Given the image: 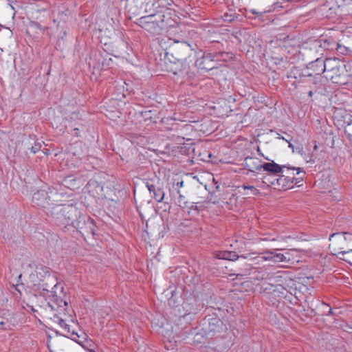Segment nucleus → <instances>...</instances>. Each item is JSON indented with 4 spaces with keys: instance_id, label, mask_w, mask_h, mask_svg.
Listing matches in <instances>:
<instances>
[{
    "instance_id": "obj_18",
    "label": "nucleus",
    "mask_w": 352,
    "mask_h": 352,
    "mask_svg": "<svg viewBox=\"0 0 352 352\" xmlns=\"http://www.w3.org/2000/svg\"><path fill=\"white\" fill-rule=\"evenodd\" d=\"M209 331L211 333H217L224 331L226 327L223 322L219 318H211L209 322Z\"/></svg>"
},
{
    "instance_id": "obj_36",
    "label": "nucleus",
    "mask_w": 352,
    "mask_h": 352,
    "mask_svg": "<svg viewBox=\"0 0 352 352\" xmlns=\"http://www.w3.org/2000/svg\"><path fill=\"white\" fill-rule=\"evenodd\" d=\"M309 95L311 96L312 95V91H309Z\"/></svg>"
},
{
    "instance_id": "obj_25",
    "label": "nucleus",
    "mask_w": 352,
    "mask_h": 352,
    "mask_svg": "<svg viewBox=\"0 0 352 352\" xmlns=\"http://www.w3.org/2000/svg\"><path fill=\"white\" fill-rule=\"evenodd\" d=\"M287 256L281 253H278L274 250V263H279L288 261Z\"/></svg>"
},
{
    "instance_id": "obj_35",
    "label": "nucleus",
    "mask_w": 352,
    "mask_h": 352,
    "mask_svg": "<svg viewBox=\"0 0 352 352\" xmlns=\"http://www.w3.org/2000/svg\"><path fill=\"white\" fill-rule=\"evenodd\" d=\"M34 276H35V274H32L30 275V277H31V278H33Z\"/></svg>"
},
{
    "instance_id": "obj_27",
    "label": "nucleus",
    "mask_w": 352,
    "mask_h": 352,
    "mask_svg": "<svg viewBox=\"0 0 352 352\" xmlns=\"http://www.w3.org/2000/svg\"><path fill=\"white\" fill-rule=\"evenodd\" d=\"M146 186L149 190L150 192H153L154 191H155L157 190V188H156L154 185L153 184H150L148 183H147L146 184Z\"/></svg>"
},
{
    "instance_id": "obj_7",
    "label": "nucleus",
    "mask_w": 352,
    "mask_h": 352,
    "mask_svg": "<svg viewBox=\"0 0 352 352\" xmlns=\"http://www.w3.org/2000/svg\"><path fill=\"white\" fill-rule=\"evenodd\" d=\"M326 77L333 82H338V78L343 73L340 66V61L337 58H327L326 60Z\"/></svg>"
},
{
    "instance_id": "obj_28",
    "label": "nucleus",
    "mask_w": 352,
    "mask_h": 352,
    "mask_svg": "<svg viewBox=\"0 0 352 352\" xmlns=\"http://www.w3.org/2000/svg\"><path fill=\"white\" fill-rule=\"evenodd\" d=\"M287 239H290V236L284 237V236H278L277 239H273L272 241H287Z\"/></svg>"
},
{
    "instance_id": "obj_32",
    "label": "nucleus",
    "mask_w": 352,
    "mask_h": 352,
    "mask_svg": "<svg viewBox=\"0 0 352 352\" xmlns=\"http://www.w3.org/2000/svg\"><path fill=\"white\" fill-rule=\"evenodd\" d=\"M283 277L282 276H276L275 278L276 279V281L280 280Z\"/></svg>"
},
{
    "instance_id": "obj_38",
    "label": "nucleus",
    "mask_w": 352,
    "mask_h": 352,
    "mask_svg": "<svg viewBox=\"0 0 352 352\" xmlns=\"http://www.w3.org/2000/svg\"><path fill=\"white\" fill-rule=\"evenodd\" d=\"M69 322H74L72 319H70Z\"/></svg>"
},
{
    "instance_id": "obj_9",
    "label": "nucleus",
    "mask_w": 352,
    "mask_h": 352,
    "mask_svg": "<svg viewBox=\"0 0 352 352\" xmlns=\"http://www.w3.org/2000/svg\"><path fill=\"white\" fill-rule=\"evenodd\" d=\"M262 169L264 171L269 173V175H277L280 173H284L285 172V170H287V171L297 170V174H299L300 173L302 172V169L301 168H296L294 166H289L287 165L280 166L275 163L274 161L263 164Z\"/></svg>"
},
{
    "instance_id": "obj_34",
    "label": "nucleus",
    "mask_w": 352,
    "mask_h": 352,
    "mask_svg": "<svg viewBox=\"0 0 352 352\" xmlns=\"http://www.w3.org/2000/svg\"><path fill=\"white\" fill-rule=\"evenodd\" d=\"M258 152L259 155H263L262 153H260V149H259V148H258Z\"/></svg>"
},
{
    "instance_id": "obj_17",
    "label": "nucleus",
    "mask_w": 352,
    "mask_h": 352,
    "mask_svg": "<svg viewBox=\"0 0 352 352\" xmlns=\"http://www.w3.org/2000/svg\"><path fill=\"white\" fill-rule=\"evenodd\" d=\"M278 177L279 174L277 175H267L263 177L261 185L258 186L262 188L266 186L267 188H273L278 190Z\"/></svg>"
},
{
    "instance_id": "obj_3",
    "label": "nucleus",
    "mask_w": 352,
    "mask_h": 352,
    "mask_svg": "<svg viewBox=\"0 0 352 352\" xmlns=\"http://www.w3.org/2000/svg\"><path fill=\"white\" fill-rule=\"evenodd\" d=\"M329 248L333 255H341L340 258L349 264L352 263V234L338 232L329 237Z\"/></svg>"
},
{
    "instance_id": "obj_20",
    "label": "nucleus",
    "mask_w": 352,
    "mask_h": 352,
    "mask_svg": "<svg viewBox=\"0 0 352 352\" xmlns=\"http://www.w3.org/2000/svg\"><path fill=\"white\" fill-rule=\"evenodd\" d=\"M214 255L217 258L229 261H235L240 257L235 252L224 250L217 251L214 252Z\"/></svg>"
},
{
    "instance_id": "obj_13",
    "label": "nucleus",
    "mask_w": 352,
    "mask_h": 352,
    "mask_svg": "<svg viewBox=\"0 0 352 352\" xmlns=\"http://www.w3.org/2000/svg\"><path fill=\"white\" fill-rule=\"evenodd\" d=\"M253 253L246 255H241V257L251 261L256 260V263L260 264L263 261H271L274 263V250L266 251L257 256H254Z\"/></svg>"
},
{
    "instance_id": "obj_6",
    "label": "nucleus",
    "mask_w": 352,
    "mask_h": 352,
    "mask_svg": "<svg viewBox=\"0 0 352 352\" xmlns=\"http://www.w3.org/2000/svg\"><path fill=\"white\" fill-rule=\"evenodd\" d=\"M59 218L65 221L64 222L65 225H70L73 227L78 226L80 212L76 207L73 205L65 206L59 210Z\"/></svg>"
},
{
    "instance_id": "obj_19",
    "label": "nucleus",
    "mask_w": 352,
    "mask_h": 352,
    "mask_svg": "<svg viewBox=\"0 0 352 352\" xmlns=\"http://www.w3.org/2000/svg\"><path fill=\"white\" fill-rule=\"evenodd\" d=\"M160 0H144L143 10L144 12L148 14L156 12L157 10H161V7H158Z\"/></svg>"
},
{
    "instance_id": "obj_4",
    "label": "nucleus",
    "mask_w": 352,
    "mask_h": 352,
    "mask_svg": "<svg viewBox=\"0 0 352 352\" xmlns=\"http://www.w3.org/2000/svg\"><path fill=\"white\" fill-rule=\"evenodd\" d=\"M167 37L168 45H164V47L167 48L168 47L173 56L178 61H186L192 51L190 45L186 42L172 38L169 36Z\"/></svg>"
},
{
    "instance_id": "obj_24",
    "label": "nucleus",
    "mask_w": 352,
    "mask_h": 352,
    "mask_svg": "<svg viewBox=\"0 0 352 352\" xmlns=\"http://www.w3.org/2000/svg\"><path fill=\"white\" fill-rule=\"evenodd\" d=\"M153 197L157 202H161L164 198V191L157 188L155 191L153 192Z\"/></svg>"
},
{
    "instance_id": "obj_1",
    "label": "nucleus",
    "mask_w": 352,
    "mask_h": 352,
    "mask_svg": "<svg viewBox=\"0 0 352 352\" xmlns=\"http://www.w3.org/2000/svg\"><path fill=\"white\" fill-rule=\"evenodd\" d=\"M173 2V0H160L157 8L161 7L162 9L139 18L136 24L152 36L161 35L164 33L171 34L172 30L179 29L178 24L174 19L175 13L169 8Z\"/></svg>"
},
{
    "instance_id": "obj_23",
    "label": "nucleus",
    "mask_w": 352,
    "mask_h": 352,
    "mask_svg": "<svg viewBox=\"0 0 352 352\" xmlns=\"http://www.w3.org/2000/svg\"><path fill=\"white\" fill-rule=\"evenodd\" d=\"M242 188L244 190H249L250 191V193H248V195H251L254 196H256L260 195V191L254 186L248 185V184H243L242 186Z\"/></svg>"
},
{
    "instance_id": "obj_15",
    "label": "nucleus",
    "mask_w": 352,
    "mask_h": 352,
    "mask_svg": "<svg viewBox=\"0 0 352 352\" xmlns=\"http://www.w3.org/2000/svg\"><path fill=\"white\" fill-rule=\"evenodd\" d=\"M309 69L313 71L312 73H309L307 76L320 75L326 70V60L321 59H316L314 62L309 64Z\"/></svg>"
},
{
    "instance_id": "obj_29",
    "label": "nucleus",
    "mask_w": 352,
    "mask_h": 352,
    "mask_svg": "<svg viewBox=\"0 0 352 352\" xmlns=\"http://www.w3.org/2000/svg\"><path fill=\"white\" fill-rule=\"evenodd\" d=\"M184 182H177L176 184H174V186H175V189L177 190L179 188H182L183 186Z\"/></svg>"
},
{
    "instance_id": "obj_12",
    "label": "nucleus",
    "mask_w": 352,
    "mask_h": 352,
    "mask_svg": "<svg viewBox=\"0 0 352 352\" xmlns=\"http://www.w3.org/2000/svg\"><path fill=\"white\" fill-rule=\"evenodd\" d=\"M144 0H128L126 4V10L129 14V17L132 16L139 15L143 10Z\"/></svg>"
},
{
    "instance_id": "obj_11",
    "label": "nucleus",
    "mask_w": 352,
    "mask_h": 352,
    "mask_svg": "<svg viewBox=\"0 0 352 352\" xmlns=\"http://www.w3.org/2000/svg\"><path fill=\"white\" fill-rule=\"evenodd\" d=\"M289 171H287L284 173H280L278 177V190H285L293 187L294 180H297L294 177V174L292 173V175L289 173Z\"/></svg>"
},
{
    "instance_id": "obj_31",
    "label": "nucleus",
    "mask_w": 352,
    "mask_h": 352,
    "mask_svg": "<svg viewBox=\"0 0 352 352\" xmlns=\"http://www.w3.org/2000/svg\"><path fill=\"white\" fill-rule=\"evenodd\" d=\"M56 343V340H53V341L50 342V345H48V347H49V349H50L51 352H54V351L50 349L51 345L52 344L54 345Z\"/></svg>"
},
{
    "instance_id": "obj_26",
    "label": "nucleus",
    "mask_w": 352,
    "mask_h": 352,
    "mask_svg": "<svg viewBox=\"0 0 352 352\" xmlns=\"http://www.w3.org/2000/svg\"><path fill=\"white\" fill-rule=\"evenodd\" d=\"M345 132L347 133L349 139L352 140V124L347 126Z\"/></svg>"
},
{
    "instance_id": "obj_37",
    "label": "nucleus",
    "mask_w": 352,
    "mask_h": 352,
    "mask_svg": "<svg viewBox=\"0 0 352 352\" xmlns=\"http://www.w3.org/2000/svg\"><path fill=\"white\" fill-rule=\"evenodd\" d=\"M3 52V50L0 47V53Z\"/></svg>"
},
{
    "instance_id": "obj_21",
    "label": "nucleus",
    "mask_w": 352,
    "mask_h": 352,
    "mask_svg": "<svg viewBox=\"0 0 352 352\" xmlns=\"http://www.w3.org/2000/svg\"><path fill=\"white\" fill-rule=\"evenodd\" d=\"M54 321L60 325L65 333H74V331L71 330V325L67 322V318L54 316Z\"/></svg>"
},
{
    "instance_id": "obj_22",
    "label": "nucleus",
    "mask_w": 352,
    "mask_h": 352,
    "mask_svg": "<svg viewBox=\"0 0 352 352\" xmlns=\"http://www.w3.org/2000/svg\"><path fill=\"white\" fill-rule=\"evenodd\" d=\"M177 194L178 195V197L176 199V204L181 208H187L188 207V201L186 200V197L181 195L180 193V191L179 190H177Z\"/></svg>"
},
{
    "instance_id": "obj_5",
    "label": "nucleus",
    "mask_w": 352,
    "mask_h": 352,
    "mask_svg": "<svg viewBox=\"0 0 352 352\" xmlns=\"http://www.w3.org/2000/svg\"><path fill=\"white\" fill-rule=\"evenodd\" d=\"M56 196L57 192L54 189H49L48 192L40 190L34 194L32 199L37 205L45 207L47 205L55 204L58 202Z\"/></svg>"
},
{
    "instance_id": "obj_33",
    "label": "nucleus",
    "mask_w": 352,
    "mask_h": 352,
    "mask_svg": "<svg viewBox=\"0 0 352 352\" xmlns=\"http://www.w3.org/2000/svg\"><path fill=\"white\" fill-rule=\"evenodd\" d=\"M31 151L33 153H36V151H37V148H35L34 147H32L31 148Z\"/></svg>"
},
{
    "instance_id": "obj_39",
    "label": "nucleus",
    "mask_w": 352,
    "mask_h": 352,
    "mask_svg": "<svg viewBox=\"0 0 352 352\" xmlns=\"http://www.w3.org/2000/svg\"><path fill=\"white\" fill-rule=\"evenodd\" d=\"M351 265H352V262H351Z\"/></svg>"
},
{
    "instance_id": "obj_16",
    "label": "nucleus",
    "mask_w": 352,
    "mask_h": 352,
    "mask_svg": "<svg viewBox=\"0 0 352 352\" xmlns=\"http://www.w3.org/2000/svg\"><path fill=\"white\" fill-rule=\"evenodd\" d=\"M197 68L203 70H210L214 67V63L210 55H203L195 61Z\"/></svg>"
},
{
    "instance_id": "obj_2",
    "label": "nucleus",
    "mask_w": 352,
    "mask_h": 352,
    "mask_svg": "<svg viewBox=\"0 0 352 352\" xmlns=\"http://www.w3.org/2000/svg\"><path fill=\"white\" fill-rule=\"evenodd\" d=\"M35 273L36 275H43V278L34 285H38V288L43 291V294L48 298L49 301L47 305L53 310L57 309L65 310V307L67 306V302L62 298L63 295V285L58 283L54 276L50 274L46 267H37Z\"/></svg>"
},
{
    "instance_id": "obj_10",
    "label": "nucleus",
    "mask_w": 352,
    "mask_h": 352,
    "mask_svg": "<svg viewBox=\"0 0 352 352\" xmlns=\"http://www.w3.org/2000/svg\"><path fill=\"white\" fill-rule=\"evenodd\" d=\"M322 14L329 19H335L340 12V7L336 4V0H327L321 8Z\"/></svg>"
},
{
    "instance_id": "obj_30",
    "label": "nucleus",
    "mask_w": 352,
    "mask_h": 352,
    "mask_svg": "<svg viewBox=\"0 0 352 352\" xmlns=\"http://www.w3.org/2000/svg\"><path fill=\"white\" fill-rule=\"evenodd\" d=\"M285 141L287 142H288V146L289 148H291L292 149V151L294 152V145L290 142H289L288 140H285Z\"/></svg>"
},
{
    "instance_id": "obj_14",
    "label": "nucleus",
    "mask_w": 352,
    "mask_h": 352,
    "mask_svg": "<svg viewBox=\"0 0 352 352\" xmlns=\"http://www.w3.org/2000/svg\"><path fill=\"white\" fill-rule=\"evenodd\" d=\"M243 166L245 168L251 172L259 171L262 169L263 164L258 158L247 157L244 160Z\"/></svg>"
},
{
    "instance_id": "obj_8",
    "label": "nucleus",
    "mask_w": 352,
    "mask_h": 352,
    "mask_svg": "<svg viewBox=\"0 0 352 352\" xmlns=\"http://www.w3.org/2000/svg\"><path fill=\"white\" fill-rule=\"evenodd\" d=\"M255 8H247L245 12L261 17L264 14L271 11L272 0H252Z\"/></svg>"
}]
</instances>
